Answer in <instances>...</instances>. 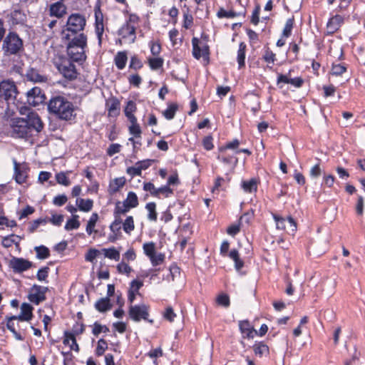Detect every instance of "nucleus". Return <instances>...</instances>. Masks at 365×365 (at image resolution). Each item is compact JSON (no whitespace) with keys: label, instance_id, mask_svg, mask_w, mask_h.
I'll use <instances>...</instances> for the list:
<instances>
[{"label":"nucleus","instance_id":"19","mask_svg":"<svg viewBox=\"0 0 365 365\" xmlns=\"http://www.w3.org/2000/svg\"><path fill=\"white\" fill-rule=\"evenodd\" d=\"M26 77L28 81L34 83H45L48 80L46 76L41 74L38 69L34 68H29L27 69Z\"/></svg>","mask_w":365,"mask_h":365},{"label":"nucleus","instance_id":"64","mask_svg":"<svg viewBox=\"0 0 365 365\" xmlns=\"http://www.w3.org/2000/svg\"><path fill=\"white\" fill-rule=\"evenodd\" d=\"M68 200V197L66 195H58L53 199V203L56 206L63 205Z\"/></svg>","mask_w":365,"mask_h":365},{"label":"nucleus","instance_id":"16","mask_svg":"<svg viewBox=\"0 0 365 365\" xmlns=\"http://www.w3.org/2000/svg\"><path fill=\"white\" fill-rule=\"evenodd\" d=\"M106 108L108 110V117L116 118L120 114V101L114 96L106 100Z\"/></svg>","mask_w":365,"mask_h":365},{"label":"nucleus","instance_id":"56","mask_svg":"<svg viewBox=\"0 0 365 365\" xmlns=\"http://www.w3.org/2000/svg\"><path fill=\"white\" fill-rule=\"evenodd\" d=\"M137 110V106L133 101H128L124 108L125 115L134 114Z\"/></svg>","mask_w":365,"mask_h":365},{"label":"nucleus","instance_id":"48","mask_svg":"<svg viewBox=\"0 0 365 365\" xmlns=\"http://www.w3.org/2000/svg\"><path fill=\"white\" fill-rule=\"evenodd\" d=\"M158 196L156 197L160 198V195H163L165 197H168L173 193V189H171L168 185H165L160 187H158Z\"/></svg>","mask_w":365,"mask_h":365},{"label":"nucleus","instance_id":"62","mask_svg":"<svg viewBox=\"0 0 365 365\" xmlns=\"http://www.w3.org/2000/svg\"><path fill=\"white\" fill-rule=\"evenodd\" d=\"M175 317L176 314H175L173 309L171 307H168L163 314V317L170 322H172L174 321Z\"/></svg>","mask_w":365,"mask_h":365},{"label":"nucleus","instance_id":"54","mask_svg":"<svg viewBox=\"0 0 365 365\" xmlns=\"http://www.w3.org/2000/svg\"><path fill=\"white\" fill-rule=\"evenodd\" d=\"M157 190H158V188L155 187L154 184L150 182H144L143 183V190H145L146 192H149L150 194L153 197H155L158 196V191H157Z\"/></svg>","mask_w":365,"mask_h":365},{"label":"nucleus","instance_id":"12","mask_svg":"<svg viewBox=\"0 0 365 365\" xmlns=\"http://www.w3.org/2000/svg\"><path fill=\"white\" fill-rule=\"evenodd\" d=\"M9 264L14 272L21 273L31 268L33 263L24 258L13 257Z\"/></svg>","mask_w":365,"mask_h":365},{"label":"nucleus","instance_id":"26","mask_svg":"<svg viewBox=\"0 0 365 365\" xmlns=\"http://www.w3.org/2000/svg\"><path fill=\"white\" fill-rule=\"evenodd\" d=\"M145 209L148 211V220L150 222H156L158 220V212L156 211L155 202H150L147 203L145 205Z\"/></svg>","mask_w":365,"mask_h":365},{"label":"nucleus","instance_id":"22","mask_svg":"<svg viewBox=\"0 0 365 365\" xmlns=\"http://www.w3.org/2000/svg\"><path fill=\"white\" fill-rule=\"evenodd\" d=\"M239 328L241 333L247 338H252L254 331L256 332L247 320L240 321Z\"/></svg>","mask_w":365,"mask_h":365},{"label":"nucleus","instance_id":"59","mask_svg":"<svg viewBox=\"0 0 365 365\" xmlns=\"http://www.w3.org/2000/svg\"><path fill=\"white\" fill-rule=\"evenodd\" d=\"M47 222L46 219L39 218L33 221L29 227V232L32 233L36 231L40 225H46Z\"/></svg>","mask_w":365,"mask_h":365},{"label":"nucleus","instance_id":"45","mask_svg":"<svg viewBox=\"0 0 365 365\" xmlns=\"http://www.w3.org/2000/svg\"><path fill=\"white\" fill-rule=\"evenodd\" d=\"M56 180L58 184L64 186H68L71 184V181L66 176V173L64 172H60L56 174Z\"/></svg>","mask_w":365,"mask_h":365},{"label":"nucleus","instance_id":"63","mask_svg":"<svg viewBox=\"0 0 365 365\" xmlns=\"http://www.w3.org/2000/svg\"><path fill=\"white\" fill-rule=\"evenodd\" d=\"M117 269L119 273L128 274L132 271V268L126 263L121 262L117 265Z\"/></svg>","mask_w":365,"mask_h":365},{"label":"nucleus","instance_id":"47","mask_svg":"<svg viewBox=\"0 0 365 365\" xmlns=\"http://www.w3.org/2000/svg\"><path fill=\"white\" fill-rule=\"evenodd\" d=\"M218 305L227 308L230 305V297L226 294H220L216 299Z\"/></svg>","mask_w":365,"mask_h":365},{"label":"nucleus","instance_id":"32","mask_svg":"<svg viewBox=\"0 0 365 365\" xmlns=\"http://www.w3.org/2000/svg\"><path fill=\"white\" fill-rule=\"evenodd\" d=\"M11 16L12 22L14 24H23L26 21V16L24 14V13H23L20 10H14L11 13Z\"/></svg>","mask_w":365,"mask_h":365},{"label":"nucleus","instance_id":"51","mask_svg":"<svg viewBox=\"0 0 365 365\" xmlns=\"http://www.w3.org/2000/svg\"><path fill=\"white\" fill-rule=\"evenodd\" d=\"M239 14L233 11H227L224 9L221 8L217 13V16L220 19L222 18H235Z\"/></svg>","mask_w":365,"mask_h":365},{"label":"nucleus","instance_id":"35","mask_svg":"<svg viewBox=\"0 0 365 365\" xmlns=\"http://www.w3.org/2000/svg\"><path fill=\"white\" fill-rule=\"evenodd\" d=\"M178 109V106L176 103H170L168 105L167 109L163 111V114L167 120H172L174 118L176 111Z\"/></svg>","mask_w":365,"mask_h":365},{"label":"nucleus","instance_id":"2","mask_svg":"<svg viewBox=\"0 0 365 365\" xmlns=\"http://www.w3.org/2000/svg\"><path fill=\"white\" fill-rule=\"evenodd\" d=\"M86 26V19L83 14L73 13L68 16L66 24L62 30L63 38H78L86 36L83 31Z\"/></svg>","mask_w":365,"mask_h":365},{"label":"nucleus","instance_id":"1","mask_svg":"<svg viewBox=\"0 0 365 365\" xmlns=\"http://www.w3.org/2000/svg\"><path fill=\"white\" fill-rule=\"evenodd\" d=\"M48 111L56 118L62 120H71L75 118V108L72 102L63 96H53L48 101Z\"/></svg>","mask_w":365,"mask_h":365},{"label":"nucleus","instance_id":"39","mask_svg":"<svg viewBox=\"0 0 365 365\" xmlns=\"http://www.w3.org/2000/svg\"><path fill=\"white\" fill-rule=\"evenodd\" d=\"M36 252V257L40 259H47L50 255V252L48 247L44 245L36 247L34 248Z\"/></svg>","mask_w":365,"mask_h":365},{"label":"nucleus","instance_id":"13","mask_svg":"<svg viewBox=\"0 0 365 365\" xmlns=\"http://www.w3.org/2000/svg\"><path fill=\"white\" fill-rule=\"evenodd\" d=\"M24 118L26 121V124L31 132L34 130L38 133L43 129V124L36 113H29L26 117Z\"/></svg>","mask_w":365,"mask_h":365},{"label":"nucleus","instance_id":"50","mask_svg":"<svg viewBox=\"0 0 365 365\" xmlns=\"http://www.w3.org/2000/svg\"><path fill=\"white\" fill-rule=\"evenodd\" d=\"M49 270L50 269L48 267H43L39 269L36 274L37 279L41 282L46 281V279L48 277Z\"/></svg>","mask_w":365,"mask_h":365},{"label":"nucleus","instance_id":"52","mask_svg":"<svg viewBox=\"0 0 365 365\" xmlns=\"http://www.w3.org/2000/svg\"><path fill=\"white\" fill-rule=\"evenodd\" d=\"M144 253L150 258L155 252V243L151 242L143 245Z\"/></svg>","mask_w":365,"mask_h":365},{"label":"nucleus","instance_id":"6","mask_svg":"<svg viewBox=\"0 0 365 365\" xmlns=\"http://www.w3.org/2000/svg\"><path fill=\"white\" fill-rule=\"evenodd\" d=\"M128 315L134 322H138L141 319H144L150 324L153 323V319H149V307L143 304L140 305H131L129 307Z\"/></svg>","mask_w":365,"mask_h":365},{"label":"nucleus","instance_id":"29","mask_svg":"<svg viewBox=\"0 0 365 365\" xmlns=\"http://www.w3.org/2000/svg\"><path fill=\"white\" fill-rule=\"evenodd\" d=\"M228 256L235 262V267L240 271L244 266V262L240 258L239 252L236 249L232 250Z\"/></svg>","mask_w":365,"mask_h":365},{"label":"nucleus","instance_id":"10","mask_svg":"<svg viewBox=\"0 0 365 365\" xmlns=\"http://www.w3.org/2000/svg\"><path fill=\"white\" fill-rule=\"evenodd\" d=\"M24 118H17L12 126V135L14 137L24 138L31 135V131Z\"/></svg>","mask_w":365,"mask_h":365},{"label":"nucleus","instance_id":"30","mask_svg":"<svg viewBox=\"0 0 365 365\" xmlns=\"http://www.w3.org/2000/svg\"><path fill=\"white\" fill-rule=\"evenodd\" d=\"M246 44L244 42H241L239 45V49L237 51V63L239 68L244 67L245 65V52H246Z\"/></svg>","mask_w":365,"mask_h":365},{"label":"nucleus","instance_id":"28","mask_svg":"<svg viewBox=\"0 0 365 365\" xmlns=\"http://www.w3.org/2000/svg\"><path fill=\"white\" fill-rule=\"evenodd\" d=\"M21 239V238L19 235L11 234L9 236L4 237L1 244L4 247L9 248L11 247L14 244L16 245H19Z\"/></svg>","mask_w":365,"mask_h":365},{"label":"nucleus","instance_id":"58","mask_svg":"<svg viewBox=\"0 0 365 365\" xmlns=\"http://www.w3.org/2000/svg\"><path fill=\"white\" fill-rule=\"evenodd\" d=\"M262 58L267 63L272 64L276 60L275 53H274L269 48L265 50Z\"/></svg>","mask_w":365,"mask_h":365},{"label":"nucleus","instance_id":"17","mask_svg":"<svg viewBox=\"0 0 365 365\" xmlns=\"http://www.w3.org/2000/svg\"><path fill=\"white\" fill-rule=\"evenodd\" d=\"M135 26L125 23L118 31V35L123 38H130V43H134L136 39Z\"/></svg>","mask_w":365,"mask_h":365},{"label":"nucleus","instance_id":"55","mask_svg":"<svg viewBox=\"0 0 365 365\" xmlns=\"http://www.w3.org/2000/svg\"><path fill=\"white\" fill-rule=\"evenodd\" d=\"M142 67V61L136 56H132L130 58L129 68L137 71L140 69Z\"/></svg>","mask_w":365,"mask_h":365},{"label":"nucleus","instance_id":"5","mask_svg":"<svg viewBox=\"0 0 365 365\" xmlns=\"http://www.w3.org/2000/svg\"><path fill=\"white\" fill-rule=\"evenodd\" d=\"M19 94L15 82L10 79L0 81V98H3L8 103H14Z\"/></svg>","mask_w":365,"mask_h":365},{"label":"nucleus","instance_id":"15","mask_svg":"<svg viewBox=\"0 0 365 365\" xmlns=\"http://www.w3.org/2000/svg\"><path fill=\"white\" fill-rule=\"evenodd\" d=\"M13 163L15 180L18 184H23L26 180L29 168L26 165H20L15 159Z\"/></svg>","mask_w":365,"mask_h":365},{"label":"nucleus","instance_id":"23","mask_svg":"<svg viewBox=\"0 0 365 365\" xmlns=\"http://www.w3.org/2000/svg\"><path fill=\"white\" fill-rule=\"evenodd\" d=\"M257 180L251 178L249 180H243L241 183V187L245 192L252 193L257 190Z\"/></svg>","mask_w":365,"mask_h":365},{"label":"nucleus","instance_id":"14","mask_svg":"<svg viewBox=\"0 0 365 365\" xmlns=\"http://www.w3.org/2000/svg\"><path fill=\"white\" fill-rule=\"evenodd\" d=\"M64 0H58L49 6L48 14L57 19L63 17L67 13V7L63 4Z\"/></svg>","mask_w":365,"mask_h":365},{"label":"nucleus","instance_id":"27","mask_svg":"<svg viewBox=\"0 0 365 365\" xmlns=\"http://www.w3.org/2000/svg\"><path fill=\"white\" fill-rule=\"evenodd\" d=\"M76 202L78 209L83 212H89L93 206V201L91 199L77 198Z\"/></svg>","mask_w":365,"mask_h":365},{"label":"nucleus","instance_id":"57","mask_svg":"<svg viewBox=\"0 0 365 365\" xmlns=\"http://www.w3.org/2000/svg\"><path fill=\"white\" fill-rule=\"evenodd\" d=\"M150 259L153 266H157L163 262L165 259V255L163 253H158L156 255L155 252L153 255L150 257Z\"/></svg>","mask_w":365,"mask_h":365},{"label":"nucleus","instance_id":"53","mask_svg":"<svg viewBox=\"0 0 365 365\" xmlns=\"http://www.w3.org/2000/svg\"><path fill=\"white\" fill-rule=\"evenodd\" d=\"M346 71V67L344 64L338 63L333 64L331 68V73L334 76H341Z\"/></svg>","mask_w":365,"mask_h":365},{"label":"nucleus","instance_id":"42","mask_svg":"<svg viewBox=\"0 0 365 365\" xmlns=\"http://www.w3.org/2000/svg\"><path fill=\"white\" fill-rule=\"evenodd\" d=\"M130 209L131 207L128 205H127L124 201L123 202L118 201L115 203L114 212L122 215L127 213Z\"/></svg>","mask_w":365,"mask_h":365},{"label":"nucleus","instance_id":"4","mask_svg":"<svg viewBox=\"0 0 365 365\" xmlns=\"http://www.w3.org/2000/svg\"><path fill=\"white\" fill-rule=\"evenodd\" d=\"M24 48L22 39L14 31H9L3 40L2 50L5 55H16Z\"/></svg>","mask_w":365,"mask_h":365},{"label":"nucleus","instance_id":"8","mask_svg":"<svg viewBox=\"0 0 365 365\" xmlns=\"http://www.w3.org/2000/svg\"><path fill=\"white\" fill-rule=\"evenodd\" d=\"M272 216L278 230H284L287 233L294 235L297 230V223L291 216L287 218L282 217L276 214H273Z\"/></svg>","mask_w":365,"mask_h":365},{"label":"nucleus","instance_id":"36","mask_svg":"<svg viewBox=\"0 0 365 365\" xmlns=\"http://www.w3.org/2000/svg\"><path fill=\"white\" fill-rule=\"evenodd\" d=\"M200 41L197 38L193 37L192 39V55L195 58L200 59L202 57V50L200 44Z\"/></svg>","mask_w":365,"mask_h":365},{"label":"nucleus","instance_id":"21","mask_svg":"<svg viewBox=\"0 0 365 365\" xmlns=\"http://www.w3.org/2000/svg\"><path fill=\"white\" fill-rule=\"evenodd\" d=\"M94 307L99 312L103 313L109 311L112 308V304L108 297H103L96 301Z\"/></svg>","mask_w":365,"mask_h":365},{"label":"nucleus","instance_id":"24","mask_svg":"<svg viewBox=\"0 0 365 365\" xmlns=\"http://www.w3.org/2000/svg\"><path fill=\"white\" fill-rule=\"evenodd\" d=\"M125 184V178L124 177L116 178L109 184V192L113 195L120 190Z\"/></svg>","mask_w":365,"mask_h":365},{"label":"nucleus","instance_id":"33","mask_svg":"<svg viewBox=\"0 0 365 365\" xmlns=\"http://www.w3.org/2000/svg\"><path fill=\"white\" fill-rule=\"evenodd\" d=\"M102 252L105 257L108 259H114L115 261H118L120 259V252L114 247L108 249L103 248L102 249Z\"/></svg>","mask_w":365,"mask_h":365},{"label":"nucleus","instance_id":"41","mask_svg":"<svg viewBox=\"0 0 365 365\" xmlns=\"http://www.w3.org/2000/svg\"><path fill=\"white\" fill-rule=\"evenodd\" d=\"M123 229L127 234H130L135 229L134 220L132 216H128L123 222Z\"/></svg>","mask_w":365,"mask_h":365},{"label":"nucleus","instance_id":"44","mask_svg":"<svg viewBox=\"0 0 365 365\" xmlns=\"http://www.w3.org/2000/svg\"><path fill=\"white\" fill-rule=\"evenodd\" d=\"M108 349L107 341L104 339H100L98 341L97 347L96 349V354L98 356H102L105 351Z\"/></svg>","mask_w":365,"mask_h":365},{"label":"nucleus","instance_id":"43","mask_svg":"<svg viewBox=\"0 0 365 365\" xmlns=\"http://www.w3.org/2000/svg\"><path fill=\"white\" fill-rule=\"evenodd\" d=\"M163 59L162 58H150L148 59L149 66L152 70H158L163 67Z\"/></svg>","mask_w":365,"mask_h":365},{"label":"nucleus","instance_id":"38","mask_svg":"<svg viewBox=\"0 0 365 365\" xmlns=\"http://www.w3.org/2000/svg\"><path fill=\"white\" fill-rule=\"evenodd\" d=\"M123 201L131 208H135L138 205V196L134 192L132 191L128 193L127 197Z\"/></svg>","mask_w":365,"mask_h":365},{"label":"nucleus","instance_id":"40","mask_svg":"<svg viewBox=\"0 0 365 365\" xmlns=\"http://www.w3.org/2000/svg\"><path fill=\"white\" fill-rule=\"evenodd\" d=\"M217 160L222 161L224 164L236 165L238 163V158L234 156L226 155L225 153H220L217 157Z\"/></svg>","mask_w":365,"mask_h":365},{"label":"nucleus","instance_id":"61","mask_svg":"<svg viewBox=\"0 0 365 365\" xmlns=\"http://www.w3.org/2000/svg\"><path fill=\"white\" fill-rule=\"evenodd\" d=\"M126 173L132 178L134 176H140L142 173L137 163H135L134 166L128 167L126 170Z\"/></svg>","mask_w":365,"mask_h":365},{"label":"nucleus","instance_id":"18","mask_svg":"<svg viewBox=\"0 0 365 365\" xmlns=\"http://www.w3.org/2000/svg\"><path fill=\"white\" fill-rule=\"evenodd\" d=\"M33 307L29 303H23L21 306V313L18 316H10V319H18L21 322H29L33 317Z\"/></svg>","mask_w":365,"mask_h":365},{"label":"nucleus","instance_id":"34","mask_svg":"<svg viewBox=\"0 0 365 365\" xmlns=\"http://www.w3.org/2000/svg\"><path fill=\"white\" fill-rule=\"evenodd\" d=\"M79 216L78 215H73L72 218L68 220L65 225V230L67 231L76 230L80 227V222L78 221Z\"/></svg>","mask_w":365,"mask_h":365},{"label":"nucleus","instance_id":"3","mask_svg":"<svg viewBox=\"0 0 365 365\" xmlns=\"http://www.w3.org/2000/svg\"><path fill=\"white\" fill-rule=\"evenodd\" d=\"M63 39L67 41L66 51L70 60L75 62L84 61L86 58L85 48L87 46V36Z\"/></svg>","mask_w":365,"mask_h":365},{"label":"nucleus","instance_id":"31","mask_svg":"<svg viewBox=\"0 0 365 365\" xmlns=\"http://www.w3.org/2000/svg\"><path fill=\"white\" fill-rule=\"evenodd\" d=\"M252 348L255 354L259 357L262 356L264 354L269 353V347L264 342L255 343Z\"/></svg>","mask_w":365,"mask_h":365},{"label":"nucleus","instance_id":"20","mask_svg":"<svg viewBox=\"0 0 365 365\" xmlns=\"http://www.w3.org/2000/svg\"><path fill=\"white\" fill-rule=\"evenodd\" d=\"M344 23V18L341 15L336 14L332 16L327 23V29L329 32L333 34L336 32Z\"/></svg>","mask_w":365,"mask_h":365},{"label":"nucleus","instance_id":"7","mask_svg":"<svg viewBox=\"0 0 365 365\" xmlns=\"http://www.w3.org/2000/svg\"><path fill=\"white\" fill-rule=\"evenodd\" d=\"M58 71L64 78L69 81L74 80L77 78L78 72L76 66L70 59H63L59 63L56 64Z\"/></svg>","mask_w":365,"mask_h":365},{"label":"nucleus","instance_id":"9","mask_svg":"<svg viewBox=\"0 0 365 365\" xmlns=\"http://www.w3.org/2000/svg\"><path fill=\"white\" fill-rule=\"evenodd\" d=\"M48 289L38 284H34L31 288V292L28 295L29 300L36 305L46 300V293Z\"/></svg>","mask_w":365,"mask_h":365},{"label":"nucleus","instance_id":"60","mask_svg":"<svg viewBox=\"0 0 365 365\" xmlns=\"http://www.w3.org/2000/svg\"><path fill=\"white\" fill-rule=\"evenodd\" d=\"M128 130H129V133L130 135H133L134 137H135L137 138L141 137L142 130H141V128H140L139 124L130 125L128 127Z\"/></svg>","mask_w":365,"mask_h":365},{"label":"nucleus","instance_id":"11","mask_svg":"<svg viewBox=\"0 0 365 365\" xmlns=\"http://www.w3.org/2000/svg\"><path fill=\"white\" fill-rule=\"evenodd\" d=\"M27 102L36 106L45 101L46 97L41 88L35 86L26 92Z\"/></svg>","mask_w":365,"mask_h":365},{"label":"nucleus","instance_id":"25","mask_svg":"<svg viewBox=\"0 0 365 365\" xmlns=\"http://www.w3.org/2000/svg\"><path fill=\"white\" fill-rule=\"evenodd\" d=\"M128 61L126 51H118L114 58L115 65L119 70H122L125 67Z\"/></svg>","mask_w":365,"mask_h":365},{"label":"nucleus","instance_id":"49","mask_svg":"<svg viewBox=\"0 0 365 365\" xmlns=\"http://www.w3.org/2000/svg\"><path fill=\"white\" fill-rule=\"evenodd\" d=\"M294 25V18H289L287 20L284 28L282 31V36L289 37L292 34V30Z\"/></svg>","mask_w":365,"mask_h":365},{"label":"nucleus","instance_id":"37","mask_svg":"<svg viewBox=\"0 0 365 365\" xmlns=\"http://www.w3.org/2000/svg\"><path fill=\"white\" fill-rule=\"evenodd\" d=\"M98 220V213L93 212L91 215V216L88 222L87 226H86V232L88 233V235H91L93 232H96L94 230V227L96 226V224Z\"/></svg>","mask_w":365,"mask_h":365},{"label":"nucleus","instance_id":"46","mask_svg":"<svg viewBox=\"0 0 365 365\" xmlns=\"http://www.w3.org/2000/svg\"><path fill=\"white\" fill-rule=\"evenodd\" d=\"M240 145V141L237 139H234L232 141L228 142L225 145L219 148V152L220 153H225L226 150L232 149L235 150Z\"/></svg>","mask_w":365,"mask_h":365}]
</instances>
